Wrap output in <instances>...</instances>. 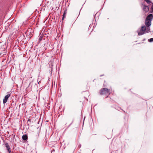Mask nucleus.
Masks as SVG:
<instances>
[{
    "label": "nucleus",
    "instance_id": "1",
    "mask_svg": "<svg viewBox=\"0 0 153 153\" xmlns=\"http://www.w3.org/2000/svg\"><path fill=\"white\" fill-rule=\"evenodd\" d=\"M145 23L146 26L144 25L141 26L140 30L137 31L138 34L139 36L150 32V29L149 27L151 26V21L145 19Z\"/></svg>",
    "mask_w": 153,
    "mask_h": 153
},
{
    "label": "nucleus",
    "instance_id": "2",
    "mask_svg": "<svg viewBox=\"0 0 153 153\" xmlns=\"http://www.w3.org/2000/svg\"><path fill=\"white\" fill-rule=\"evenodd\" d=\"M111 90L106 88H101L99 94L101 95L104 96L105 98L108 97L111 94Z\"/></svg>",
    "mask_w": 153,
    "mask_h": 153
},
{
    "label": "nucleus",
    "instance_id": "3",
    "mask_svg": "<svg viewBox=\"0 0 153 153\" xmlns=\"http://www.w3.org/2000/svg\"><path fill=\"white\" fill-rule=\"evenodd\" d=\"M10 94H8L7 95H6L4 98L3 100V103L4 104L8 100V98L10 97Z\"/></svg>",
    "mask_w": 153,
    "mask_h": 153
},
{
    "label": "nucleus",
    "instance_id": "4",
    "mask_svg": "<svg viewBox=\"0 0 153 153\" xmlns=\"http://www.w3.org/2000/svg\"><path fill=\"white\" fill-rule=\"evenodd\" d=\"M153 19V15L152 14H151L149 15L146 17L145 19L147 20H149L151 21Z\"/></svg>",
    "mask_w": 153,
    "mask_h": 153
},
{
    "label": "nucleus",
    "instance_id": "5",
    "mask_svg": "<svg viewBox=\"0 0 153 153\" xmlns=\"http://www.w3.org/2000/svg\"><path fill=\"white\" fill-rule=\"evenodd\" d=\"M143 10L145 13L147 12L149 10V7L148 6L143 5Z\"/></svg>",
    "mask_w": 153,
    "mask_h": 153
},
{
    "label": "nucleus",
    "instance_id": "6",
    "mask_svg": "<svg viewBox=\"0 0 153 153\" xmlns=\"http://www.w3.org/2000/svg\"><path fill=\"white\" fill-rule=\"evenodd\" d=\"M5 147L6 148L7 150L9 153H12L11 152V149H10V147L9 144L7 143H6L5 144Z\"/></svg>",
    "mask_w": 153,
    "mask_h": 153
},
{
    "label": "nucleus",
    "instance_id": "7",
    "mask_svg": "<svg viewBox=\"0 0 153 153\" xmlns=\"http://www.w3.org/2000/svg\"><path fill=\"white\" fill-rule=\"evenodd\" d=\"M33 71V70L31 69H29L28 70V72H27L26 73V75H27V76H30V77L31 78L32 77L31 76V75Z\"/></svg>",
    "mask_w": 153,
    "mask_h": 153
},
{
    "label": "nucleus",
    "instance_id": "8",
    "mask_svg": "<svg viewBox=\"0 0 153 153\" xmlns=\"http://www.w3.org/2000/svg\"><path fill=\"white\" fill-rule=\"evenodd\" d=\"M82 95L84 97L85 99L86 98V97L89 96V93L88 91H85L82 93Z\"/></svg>",
    "mask_w": 153,
    "mask_h": 153
},
{
    "label": "nucleus",
    "instance_id": "9",
    "mask_svg": "<svg viewBox=\"0 0 153 153\" xmlns=\"http://www.w3.org/2000/svg\"><path fill=\"white\" fill-rule=\"evenodd\" d=\"M22 138L24 140H27L28 139V137L27 134L24 135L22 136Z\"/></svg>",
    "mask_w": 153,
    "mask_h": 153
},
{
    "label": "nucleus",
    "instance_id": "10",
    "mask_svg": "<svg viewBox=\"0 0 153 153\" xmlns=\"http://www.w3.org/2000/svg\"><path fill=\"white\" fill-rule=\"evenodd\" d=\"M128 117L127 115H126L124 117V121L125 122H127L128 121Z\"/></svg>",
    "mask_w": 153,
    "mask_h": 153
},
{
    "label": "nucleus",
    "instance_id": "11",
    "mask_svg": "<svg viewBox=\"0 0 153 153\" xmlns=\"http://www.w3.org/2000/svg\"><path fill=\"white\" fill-rule=\"evenodd\" d=\"M152 4V5H151V7L150 8L149 10V13H153V3H151Z\"/></svg>",
    "mask_w": 153,
    "mask_h": 153
},
{
    "label": "nucleus",
    "instance_id": "12",
    "mask_svg": "<svg viewBox=\"0 0 153 153\" xmlns=\"http://www.w3.org/2000/svg\"><path fill=\"white\" fill-rule=\"evenodd\" d=\"M67 9H65V10L64 13H63V17L62 19V20H63L64 19V18L65 17V15H66V13L67 12Z\"/></svg>",
    "mask_w": 153,
    "mask_h": 153
},
{
    "label": "nucleus",
    "instance_id": "13",
    "mask_svg": "<svg viewBox=\"0 0 153 153\" xmlns=\"http://www.w3.org/2000/svg\"><path fill=\"white\" fill-rule=\"evenodd\" d=\"M43 37V35L42 34L40 36L39 38V41L38 42H39L41 41L42 40Z\"/></svg>",
    "mask_w": 153,
    "mask_h": 153
},
{
    "label": "nucleus",
    "instance_id": "14",
    "mask_svg": "<svg viewBox=\"0 0 153 153\" xmlns=\"http://www.w3.org/2000/svg\"><path fill=\"white\" fill-rule=\"evenodd\" d=\"M7 62L8 63H9L11 60V58H7Z\"/></svg>",
    "mask_w": 153,
    "mask_h": 153
},
{
    "label": "nucleus",
    "instance_id": "15",
    "mask_svg": "<svg viewBox=\"0 0 153 153\" xmlns=\"http://www.w3.org/2000/svg\"><path fill=\"white\" fill-rule=\"evenodd\" d=\"M48 45L50 46V44L48 42L46 44H45L44 45V46H45V47L46 48L47 47L48 48H48Z\"/></svg>",
    "mask_w": 153,
    "mask_h": 153
},
{
    "label": "nucleus",
    "instance_id": "16",
    "mask_svg": "<svg viewBox=\"0 0 153 153\" xmlns=\"http://www.w3.org/2000/svg\"><path fill=\"white\" fill-rule=\"evenodd\" d=\"M147 3L150 4V3H152V2L150 1L149 0H144Z\"/></svg>",
    "mask_w": 153,
    "mask_h": 153
},
{
    "label": "nucleus",
    "instance_id": "17",
    "mask_svg": "<svg viewBox=\"0 0 153 153\" xmlns=\"http://www.w3.org/2000/svg\"><path fill=\"white\" fill-rule=\"evenodd\" d=\"M148 41L150 42H153V38H151L149 39Z\"/></svg>",
    "mask_w": 153,
    "mask_h": 153
},
{
    "label": "nucleus",
    "instance_id": "18",
    "mask_svg": "<svg viewBox=\"0 0 153 153\" xmlns=\"http://www.w3.org/2000/svg\"><path fill=\"white\" fill-rule=\"evenodd\" d=\"M6 53L4 51V52L3 53V56L5 57L6 56L4 55H6Z\"/></svg>",
    "mask_w": 153,
    "mask_h": 153
},
{
    "label": "nucleus",
    "instance_id": "19",
    "mask_svg": "<svg viewBox=\"0 0 153 153\" xmlns=\"http://www.w3.org/2000/svg\"><path fill=\"white\" fill-rule=\"evenodd\" d=\"M52 62L51 61H50L49 63V64H51V66H52L53 65H52Z\"/></svg>",
    "mask_w": 153,
    "mask_h": 153
},
{
    "label": "nucleus",
    "instance_id": "20",
    "mask_svg": "<svg viewBox=\"0 0 153 153\" xmlns=\"http://www.w3.org/2000/svg\"><path fill=\"white\" fill-rule=\"evenodd\" d=\"M105 81H104V83L103 84V87H105L106 86V85H105Z\"/></svg>",
    "mask_w": 153,
    "mask_h": 153
},
{
    "label": "nucleus",
    "instance_id": "21",
    "mask_svg": "<svg viewBox=\"0 0 153 153\" xmlns=\"http://www.w3.org/2000/svg\"><path fill=\"white\" fill-rule=\"evenodd\" d=\"M0 55L1 56H0V57H2L3 56V54H2L1 53L0 54Z\"/></svg>",
    "mask_w": 153,
    "mask_h": 153
},
{
    "label": "nucleus",
    "instance_id": "22",
    "mask_svg": "<svg viewBox=\"0 0 153 153\" xmlns=\"http://www.w3.org/2000/svg\"><path fill=\"white\" fill-rule=\"evenodd\" d=\"M27 122H31V120L30 119H29L27 120Z\"/></svg>",
    "mask_w": 153,
    "mask_h": 153
},
{
    "label": "nucleus",
    "instance_id": "23",
    "mask_svg": "<svg viewBox=\"0 0 153 153\" xmlns=\"http://www.w3.org/2000/svg\"><path fill=\"white\" fill-rule=\"evenodd\" d=\"M81 145L80 144H79V146H78V147L79 148H80L81 147Z\"/></svg>",
    "mask_w": 153,
    "mask_h": 153
},
{
    "label": "nucleus",
    "instance_id": "24",
    "mask_svg": "<svg viewBox=\"0 0 153 153\" xmlns=\"http://www.w3.org/2000/svg\"><path fill=\"white\" fill-rule=\"evenodd\" d=\"M53 49V48H51V50H52Z\"/></svg>",
    "mask_w": 153,
    "mask_h": 153
},
{
    "label": "nucleus",
    "instance_id": "25",
    "mask_svg": "<svg viewBox=\"0 0 153 153\" xmlns=\"http://www.w3.org/2000/svg\"><path fill=\"white\" fill-rule=\"evenodd\" d=\"M15 137V135H14L13 137Z\"/></svg>",
    "mask_w": 153,
    "mask_h": 153
}]
</instances>
